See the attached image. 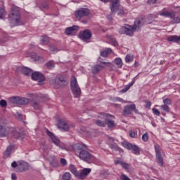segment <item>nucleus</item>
Listing matches in <instances>:
<instances>
[{"mask_svg": "<svg viewBox=\"0 0 180 180\" xmlns=\"http://www.w3.org/2000/svg\"><path fill=\"white\" fill-rule=\"evenodd\" d=\"M74 150L76 155L83 161H95V156L87 151L88 146L83 143L75 145Z\"/></svg>", "mask_w": 180, "mask_h": 180, "instance_id": "obj_1", "label": "nucleus"}, {"mask_svg": "<svg viewBox=\"0 0 180 180\" xmlns=\"http://www.w3.org/2000/svg\"><path fill=\"white\" fill-rule=\"evenodd\" d=\"M141 26H143V20L136 19L134 21V25H127L124 27H122L119 30V33H120V34H126L127 36L131 37V36L134 34V32H136V30H139Z\"/></svg>", "mask_w": 180, "mask_h": 180, "instance_id": "obj_2", "label": "nucleus"}, {"mask_svg": "<svg viewBox=\"0 0 180 180\" xmlns=\"http://www.w3.org/2000/svg\"><path fill=\"white\" fill-rule=\"evenodd\" d=\"M8 20L11 26H20L22 25V20L20 19V10L19 7L13 6L11 8V13L8 15Z\"/></svg>", "mask_w": 180, "mask_h": 180, "instance_id": "obj_3", "label": "nucleus"}, {"mask_svg": "<svg viewBox=\"0 0 180 180\" xmlns=\"http://www.w3.org/2000/svg\"><path fill=\"white\" fill-rule=\"evenodd\" d=\"M70 86L75 98H79V96L81 95V89L78 85V82L77 81V77H75V76L72 77Z\"/></svg>", "mask_w": 180, "mask_h": 180, "instance_id": "obj_4", "label": "nucleus"}, {"mask_svg": "<svg viewBox=\"0 0 180 180\" xmlns=\"http://www.w3.org/2000/svg\"><path fill=\"white\" fill-rule=\"evenodd\" d=\"M156 162L160 167H164V158H162V148L158 144L154 145Z\"/></svg>", "mask_w": 180, "mask_h": 180, "instance_id": "obj_5", "label": "nucleus"}, {"mask_svg": "<svg viewBox=\"0 0 180 180\" xmlns=\"http://www.w3.org/2000/svg\"><path fill=\"white\" fill-rule=\"evenodd\" d=\"M90 13L91 11L89 8H81L75 12V16L76 17V19L79 20L82 18L89 16Z\"/></svg>", "mask_w": 180, "mask_h": 180, "instance_id": "obj_6", "label": "nucleus"}, {"mask_svg": "<svg viewBox=\"0 0 180 180\" xmlns=\"http://www.w3.org/2000/svg\"><path fill=\"white\" fill-rule=\"evenodd\" d=\"M13 131V127L6 126V124H0V137H6Z\"/></svg>", "mask_w": 180, "mask_h": 180, "instance_id": "obj_7", "label": "nucleus"}, {"mask_svg": "<svg viewBox=\"0 0 180 180\" xmlns=\"http://www.w3.org/2000/svg\"><path fill=\"white\" fill-rule=\"evenodd\" d=\"M124 147L135 154V155H140V148L136 145H133L129 142L124 143Z\"/></svg>", "mask_w": 180, "mask_h": 180, "instance_id": "obj_8", "label": "nucleus"}, {"mask_svg": "<svg viewBox=\"0 0 180 180\" xmlns=\"http://www.w3.org/2000/svg\"><path fill=\"white\" fill-rule=\"evenodd\" d=\"M31 78L33 79V81H37V82H44V81H46V77L44 75L39 72H32Z\"/></svg>", "mask_w": 180, "mask_h": 180, "instance_id": "obj_9", "label": "nucleus"}, {"mask_svg": "<svg viewBox=\"0 0 180 180\" xmlns=\"http://www.w3.org/2000/svg\"><path fill=\"white\" fill-rule=\"evenodd\" d=\"M58 128L63 131H68L70 130V125L67 123V121L63 119L58 120Z\"/></svg>", "mask_w": 180, "mask_h": 180, "instance_id": "obj_10", "label": "nucleus"}, {"mask_svg": "<svg viewBox=\"0 0 180 180\" xmlns=\"http://www.w3.org/2000/svg\"><path fill=\"white\" fill-rule=\"evenodd\" d=\"M55 84H56V85H59L60 88H64V86H67V85H68V82L63 75H60V77H56L55 78Z\"/></svg>", "mask_w": 180, "mask_h": 180, "instance_id": "obj_11", "label": "nucleus"}, {"mask_svg": "<svg viewBox=\"0 0 180 180\" xmlns=\"http://www.w3.org/2000/svg\"><path fill=\"white\" fill-rule=\"evenodd\" d=\"M29 169V164L23 160L18 161L17 172H25Z\"/></svg>", "mask_w": 180, "mask_h": 180, "instance_id": "obj_12", "label": "nucleus"}, {"mask_svg": "<svg viewBox=\"0 0 180 180\" xmlns=\"http://www.w3.org/2000/svg\"><path fill=\"white\" fill-rule=\"evenodd\" d=\"M120 8V0H112L110 8L111 13H116L119 8Z\"/></svg>", "mask_w": 180, "mask_h": 180, "instance_id": "obj_13", "label": "nucleus"}, {"mask_svg": "<svg viewBox=\"0 0 180 180\" xmlns=\"http://www.w3.org/2000/svg\"><path fill=\"white\" fill-rule=\"evenodd\" d=\"M46 134L49 136V137H50L52 143H53L55 146L60 147V139H58V137L56 136V135L49 131V129L46 130Z\"/></svg>", "mask_w": 180, "mask_h": 180, "instance_id": "obj_14", "label": "nucleus"}, {"mask_svg": "<svg viewBox=\"0 0 180 180\" xmlns=\"http://www.w3.org/2000/svg\"><path fill=\"white\" fill-rule=\"evenodd\" d=\"M133 110H136V105L134 104L127 105L124 108V110L122 113L124 116H127L129 115H131V112H133Z\"/></svg>", "mask_w": 180, "mask_h": 180, "instance_id": "obj_15", "label": "nucleus"}, {"mask_svg": "<svg viewBox=\"0 0 180 180\" xmlns=\"http://www.w3.org/2000/svg\"><path fill=\"white\" fill-rule=\"evenodd\" d=\"M91 174V169L90 168H85L80 171L79 173H77V178L79 179H85V178L87 176V175H89Z\"/></svg>", "mask_w": 180, "mask_h": 180, "instance_id": "obj_16", "label": "nucleus"}, {"mask_svg": "<svg viewBox=\"0 0 180 180\" xmlns=\"http://www.w3.org/2000/svg\"><path fill=\"white\" fill-rule=\"evenodd\" d=\"M91 37H92V32H91L89 30H84L80 35V39H82V40H84V41L85 40H89Z\"/></svg>", "mask_w": 180, "mask_h": 180, "instance_id": "obj_17", "label": "nucleus"}, {"mask_svg": "<svg viewBox=\"0 0 180 180\" xmlns=\"http://www.w3.org/2000/svg\"><path fill=\"white\" fill-rule=\"evenodd\" d=\"M136 78H137V76L134 77L129 84H127L124 86V88L121 90L122 94L127 92V91H129V89H130V88H131V86L136 84Z\"/></svg>", "mask_w": 180, "mask_h": 180, "instance_id": "obj_18", "label": "nucleus"}, {"mask_svg": "<svg viewBox=\"0 0 180 180\" xmlns=\"http://www.w3.org/2000/svg\"><path fill=\"white\" fill-rule=\"evenodd\" d=\"M10 134L13 137V139H23V132H19L15 128L13 131H10Z\"/></svg>", "mask_w": 180, "mask_h": 180, "instance_id": "obj_19", "label": "nucleus"}, {"mask_svg": "<svg viewBox=\"0 0 180 180\" xmlns=\"http://www.w3.org/2000/svg\"><path fill=\"white\" fill-rule=\"evenodd\" d=\"M78 29L79 27L77 25H73L72 27H67L65 30V34H66L67 36H70L73 33H75V31L78 30Z\"/></svg>", "mask_w": 180, "mask_h": 180, "instance_id": "obj_20", "label": "nucleus"}, {"mask_svg": "<svg viewBox=\"0 0 180 180\" xmlns=\"http://www.w3.org/2000/svg\"><path fill=\"white\" fill-rule=\"evenodd\" d=\"M29 102H30L29 98L18 96L17 105H27Z\"/></svg>", "mask_w": 180, "mask_h": 180, "instance_id": "obj_21", "label": "nucleus"}, {"mask_svg": "<svg viewBox=\"0 0 180 180\" xmlns=\"http://www.w3.org/2000/svg\"><path fill=\"white\" fill-rule=\"evenodd\" d=\"M31 58L32 60H33V61H35V63H44V58L39 56L36 53H33L31 56Z\"/></svg>", "mask_w": 180, "mask_h": 180, "instance_id": "obj_22", "label": "nucleus"}, {"mask_svg": "<svg viewBox=\"0 0 180 180\" xmlns=\"http://www.w3.org/2000/svg\"><path fill=\"white\" fill-rule=\"evenodd\" d=\"M107 39L114 47H117V46H119V43H117V41H116V39L113 35H107Z\"/></svg>", "mask_w": 180, "mask_h": 180, "instance_id": "obj_23", "label": "nucleus"}, {"mask_svg": "<svg viewBox=\"0 0 180 180\" xmlns=\"http://www.w3.org/2000/svg\"><path fill=\"white\" fill-rule=\"evenodd\" d=\"M103 68H105V66L102 65H95L92 67L91 71L93 74H98V72H99V71H102Z\"/></svg>", "mask_w": 180, "mask_h": 180, "instance_id": "obj_24", "label": "nucleus"}, {"mask_svg": "<svg viewBox=\"0 0 180 180\" xmlns=\"http://www.w3.org/2000/svg\"><path fill=\"white\" fill-rule=\"evenodd\" d=\"M160 16H165V18H174V11H162L159 13Z\"/></svg>", "mask_w": 180, "mask_h": 180, "instance_id": "obj_25", "label": "nucleus"}, {"mask_svg": "<svg viewBox=\"0 0 180 180\" xmlns=\"http://www.w3.org/2000/svg\"><path fill=\"white\" fill-rule=\"evenodd\" d=\"M13 150V145H10L7 147L6 150L4 153V158H8L9 155L12 154V150Z\"/></svg>", "mask_w": 180, "mask_h": 180, "instance_id": "obj_26", "label": "nucleus"}, {"mask_svg": "<svg viewBox=\"0 0 180 180\" xmlns=\"http://www.w3.org/2000/svg\"><path fill=\"white\" fill-rule=\"evenodd\" d=\"M168 41H172V43H179L180 42V36L178 35H171L167 37Z\"/></svg>", "mask_w": 180, "mask_h": 180, "instance_id": "obj_27", "label": "nucleus"}, {"mask_svg": "<svg viewBox=\"0 0 180 180\" xmlns=\"http://www.w3.org/2000/svg\"><path fill=\"white\" fill-rule=\"evenodd\" d=\"M21 72L24 75H30V74H33V70L27 67H22L21 68Z\"/></svg>", "mask_w": 180, "mask_h": 180, "instance_id": "obj_28", "label": "nucleus"}, {"mask_svg": "<svg viewBox=\"0 0 180 180\" xmlns=\"http://www.w3.org/2000/svg\"><path fill=\"white\" fill-rule=\"evenodd\" d=\"M110 53H112V49L107 48L105 51L101 52V57H108V56L110 54Z\"/></svg>", "mask_w": 180, "mask_h": 180, "instance_id": "obj_29", "label": "nucleus"}, {"mask_svg": "<svg viewBox=\"0 0 180 180\" xmlns=\"http://www.w3.org/2000/svg\"><path fill=\"white\" fill-rule=\"evenodd\" d=\"M69 169L70 172H72V174H73V175H75V176L78 175V171H77V167H75V165L70 164L69 167Z\"/></svg>", "mask_w": 180, "mask_h": 180, "instance_id": "obj_30", "label": "nucleus"}, {"mask_svg": "<svg viewBox=\"0 0 180 180\" xmlns=\"http://www.w3.org/2000/svg\"><path fill=\"white\" fill-rule=\"evenodd\" d=\"M106 125H108V127H109V129H112V127H115V121H113V120L111 119H106L105 126Z\"/></svg>", "mask_w": 180, "mask_h": 180, "instance_id": "obj_31", "label": "nucleus"}, {"mask_svg": "<svg viewBox=\"0 0 180 180\" xmlns=\"http://www.w3.org/2000/svg\"><path fill=\"white\" fill-rule=\"evenodd\" d=\"M40 44L43 46L49 44V37L44 35L41 37Z\"/></svg>", "mask_w": 180, "mask_h": 180, "instance_id": "obj_32", "label": "nucleus"}, {"mask_svg": "<svg viewBox=\"0 0 180 180\" xmlns=\"http://www.w3.org/2000/svg\"><path fill=\"white\" fill-rule=\"evenodd\" d=\"M115 63L116 64L117 68H122L123 67V61H122V58H116L115 59Z\"/></svg>", "mask_w": 180, "mask_h": 180, "instance_id": "obj_33", "label": "nucleus"}, {"mask_svg": "<svg viewBox=\"0 0 180 180\" xmlns=\"http://www.w3.org/2000/svg\"><path fill=\"white\" fill-rule=\"evenodd\" d=\"M46 65L47 68H49V70H53V68L56 67V63H54V61L53 60H50L48 63H46Z\"/></svg>", "mask_w": 180, "mask_h": 180, "instance_id": "obj_34", "label": "nucleus"}, {"mask_svg": "<svg viewBox=\"0 0 180 180\" xmlns=\"http://www.w3.org/2000/svg\"><path fill=\"white\" fill-rule=\"evenodd\" d=\"M8 101L11 103H13V105H18V96L9 98Z\"/></svg>", "mask_w": 180, "mask_h": 180, "instance_id": "obj_35", "label": "nucleus"}, {"mask_svg": "<svg viewBox=\"0 0 180 180\" xmlns=\"http://www.w3.org/2000/svg\"><path fill=\"white\" fill-rule=\"evenodd\" d=\"M62 180H71V174L70 172H65L62 176Z\"/></svg>", "mask_w": 180, "mask_h": 180, "instance_id": "obj_36", "label": "nucleus"}, {"mask_svg": "<svg viewBox=\"0 0 180 180\" xmlns=\"http://www.w3.org/2000/svg\"><path fill=\"white\" fill-rule=\"evenodd\" d=\"M96 124H97V126H99L100 127H105V126H106L105 121H102L101 120H98L96 122Z\"/></svg>", "mask_w": 180, "mask_h": 180, "instance_id": "obj_37", "label": "nucleus"}, {"mask_svg": "<svg viewBox=\"0 0 180 180\" xmlns=\"http://www.w3.org/2000/svg\"><path fill=\"white\" fill-rule=\"evenodd\" d=\"M170 19H172V21L174 23H180V18L179 17H175L174 11V17L173 18H170Z\"/></svg>", "mask_w": 180, "mask_h": 180, "instance_id": "obj_38", "label": "nucleus"}, {"mask_svg": "<svg viewBox=\"0 0 180 180\" xmlns=\"http://www.w3.org/2000/svg\"><path fill=\"white\" fill-rule=\"evenodd\" d=\"M160 108H162V110H164L165 112H166L167 113H169V107H168V105L164 104V105H162L160 106Z\"/></svg>", "mask_w": 180, "mask_h": 180, "instance_id": "obj_39", "label": "nucleus"}, {"mask_svg": "<svg viewBox=\"0 0 180 180\" xmlns=\"http://www.w3.org/2000/svg\"><path fill=\"white\" fill-rule=\"evenodd\" d=\"M0 106L1 108H6V106H8V102H6V100H1Z\"/></svg>", "mask_w": 180, "mask_h": 180, "instance_id": "obj_40", "label": "nucleus"}, {"mask_svg": "<svg viewBox=\"0 0 180 180\" xmlns=\"http://www.w3.org/2000/svg\"><path fill=\"white\" fill-rule=\"evenodd\" d=\"M5 18V8H0V19H4Z\"/></svg>", "mask_w": 180, "mask_h": 180, "instance_id": "obj_41", "label": "nucleus"}, {"mask_svg": "<svg viewBox=\"0 0 180 180\" xmlns=\"http://www.w3.org/2000/svg\"><path fill=\"white\" fill-rule=\"evenodd\" d=\"M163 103L166 105H172V101H171V99H169V98H165V99H163Z\"/></svg>", "mask_w": 180, "mask_h": 180, "instance_id": "obj_42", "label": "nucleus"}, {"mask_svg": "<svg viewBox=\"0 0 180 180\" xmlns=\"http://www.w3.org/2000/svg\"><path fill=\"white\" fill-rule=\"evenodd\" d=\"M142 140L145 143H147V141H148V133L146 132L142 136Z\"/></svg>", "mask_w": 180, "mask_h": 180, "instance_id": "obj_43", "label": "nucleus"}, {"mask_svg": "<svg viewBox=\"0 0 180 180\" xmlns=\"http://www.w3.org/2000/svg\"><path fill=\"white\" fill-rule=\"evenodd\" d=\"M34 109H36L37 110L40 109V105H39V102H33L32 104Z\"/></svg>", "mask_w": 180, "mask_h": 180, "instance_id": "obj_44", "label": "nucleus"}, {"mask_svg": "<svg viewBox=\"0 0 180 180\" xmlns=\"http://www.w3.org/2000/svg\"><path fill=\"white\" fill-rule=\"evenodd\" d=\"M110 148H112V150H115L117 151H120V150H122L120 148H119V146H117V145H116L115 143L110 145Z\"/></svg>", "mask_w": 180, "mask_h": 180, "instance_id": "obj_45", "label": "nucleus"}, {"mask_svg": "<svg viewBox=\"0 0 180 180\" xmlns=\"http://www.w3.org/2000/svg\"><path fill=\"white\" fill-rule=\"evenodd\" d=\"M145 108H146V109H150L151 108V103L150 101L148 100H145Z\"/></svg>", "mask_w": 180, "mask_h": 180, "instance_id": "obj_46", "label": "nucleus"}, {"mask_svg": "<svg viewBox=\"0 0 180 180\" xmlns=\"http://www.w3.org/2000/svg\"><path fill=\"white\" fill-rule=\"evenodd\" d=\"M133 60V57L130 55H127L125 57L126 63H130Z\"/></svg>", "mask_w": 180, "mask_h": 180, "instance_id": "obj_47", "label": "nucleus"}, {"mask_svg": "<svg viewBox=\"0 0 180 180\" xmlns=\"http://www.w3.org/2000/svg\"><path fill=\"white\" fill-rule=\"evenodd\" d=\"M60 164L62 167H65L67 165V160L65 158H60Z\"/></svg>", "mask_w": 180, "mask_h": 180, "instance_id": "obj_48", "label": "nucleus"}, {"mask_svg": "<svg viewBox=\"0 0 180 180\" xmlns=\"http://www.w3.org/2000/svg\"><path fill=\"white\" fill-rule=\"evenodd\" d=\"M121 165L122 166V167L124 169H129V164L124 162H122L121 163Z\"/></svg>", "mask_w": 180, "mask_h": 180, "instance_id": "obj_49", "label": "nucleus"}, {"mask_svg": "<svg viewBox=\"0 0 180 180\" xmlns=\"http://www.w3.org/2000/svg\"><path fill=\"white\" fill-rule=\"evenodd\" d=\"M49 50L53 51V53H57V51H58V50H57V48H56V46H50Z\"/></svg>", "mask_w": 180, "mask_h": 180, "instance_id": "obj_50", "label": "nucleus"}, {"mask_svg": "<svg viewBox=\"0 0 180 180\" xmlns=\"http://www.w3.org/2000/svg\"><path fill=\"white\" fill-rule=\"evenodd\" d=\"M121 180H131L129 176H127L126 174H122L120 177Z\"/></svg>", "mask_w": 180, "mask_h": 180, "instance_id": "obj_51", "label": "nucleus"}, {"mask_svg": "<svg viewBox=\"0 0 180 180\" xmlns=\"http://www.w3.org/2000/svg\"><path fill=\"white\" fill-rule=\"evenodd\" d=\"M152 110L153 113L155 115V116H160V110H158L156 108H153Z\"/></svg>", "mask_w": 180, "mask_h": 180, "instance_id": "obj_52", "label": "nucleus"}, {"mask_svg": "<svg viewBox=\"0 0 180 180\" xmlns=\"http://www.w3.org/2000/svg\"><path fill=\"white\" fill-rule=\"evenodd\" d=\"M129 136H130V137H131L132 139L134 138V137H136V131L131 130V131H130Z\"/></svg>", "mask_w": 180, "mask_h": 180, "instance_id": "obj_53", "label": "nucleus"}, {"mask_svg": "<svg viewBox=\"0 0 180 180\" xmlns=\"http://www.w3.org/2000/svg\"><path fill=\"white\" fill-rule=\"evenodd\" d=\"M18 163L16 162V161H14L11 163L12 168H17V171H18Z\"/></svg>", "mask_w": 180, "mask_h": 180, "instance_id": "obj_54", "label": "nucleus"}, {"mask_svg": "<svg viewBox=\"0 0 180 180\" xmlns=\"http://www.w3.org/2000/svg\"><path fill=\"white\" fill-rule=\"evenodd\" d=\"M157 1L158 0H148V4H149V5H151L153 4H156Z\"/></svg>", "mask_w": 180, "mask_h": 180, "instance_id": "obj_55", "label": "nucleus"}, {"mask_svg": "<svg viewBox=\"0 0 180 180\" xmlns=\"http://www.w3.org/2000/svg\"><path fill=\"white\" fill-rule=\"evenodd\" d=\"M11 179H12V180H16V179H18V177H17V176H16V174L13 173V174H11Z\"/></svg>", "mask_w": 180, "mask_h": 180, "instance_id": "obj_56", "label": "nucleus"}, {"mask_svg": "<svg viewBox=\"0 0 180 180\" xmlns=\"http://www.w3.org/2000/svg\"><path fill=\"white\" fill-rule=\"evenodd\" d=\"M41 8H43L44 9H47V8H49V4H47V3L42 4Z\"/></svg>", "mask_w": 180, "mask_h": 180, "instance_id": "obj_57", "label": "nucleus"}, {"mask_svg": "<svg viewBox=\"0 0 180 180\" xmlns=\"http://www.w3.org/2000/svg\"><path fill=\"white\" fill-rule=\"evenodd\" d=\"M101 64H104V65H106L107 67H109V65H110V63L109 62H101Z\"/></svg>", "mask_w": 180, "mask_h": 180, "instance_id": "obj_58", "label": "nucleus"}, {"mask_svg": "<svg viewBox=\"0 0 180 180\" xmlns=\"http://www.w3.org/2000/svg\"><path fill=\"white\" fill-rule=\"evenodd\" d=\"M122 161H120V160H115V165H117V164H120V165H122Z\"/></svg>", "mask_w": 180, "mask_h": 180, "instance_id": "obj_59", "label": "nucleus"}, {"mask_svg": "<svg viewBox=\"0 0 180 180\" xmlns=\"http://www.w3.org/2000/svg\"><path fill=\"white\" fill-rule=\"evenodd\" d=\"M115 101H117V102H123V99L119 97L115 98Z\"/></svg>", "mask_w": 180, "mask_h": 180, "instance_id": "obj_60", "label": "nucleus"}, {"mask_svg": "<svg viewBox=\"0 0 180 180\" xmlns=\"http://www.w3.org/2000/svg\"><path fill=\"white\" fill-rule=\"evenodd\" d=\"M51 165H52V167H57L58 165L57 162H51Z\"/></svg>", "mask_w": 180, "mask_h": 180, "instance_id": "obj_61", "label": "nucleus"}, {"mask_svg": "<svg viewBox=\"0 0 180 180\" xmlns=\"http://www.w3.org/2000/svg\"><path fill=\"white\" fill-rule=\"evenodd\" d=\"M44 98H45L44 101H47V99H49V96H47V95L44 96Z\"/></svg>", "mask_w": 180, "mask_h": 180, "instance_id": "obj_62", "label": "nucleus"}, {"mask_svg": "<svg viewBox=\"0 0 180 180\" xmlns=\"http://www.w3.org/2000/svg\"><path fill=\"white\" fill-rule=\"evenodd\" d=\"M134 67H139V63L135 62L134 63Z\"/></svg>", "mask_w": 180, "mask_h": 180, "instance_id": "obj_63", "label": "nucleus"}, {"mask_svg": "<svg viewBox=\"0 0 180 180\" xmlns=\"http://www.w3.org/2000/svg\"><path fill=\"white\" fill-rule=\"evenodd\" d=\"M5 43V41L0 39V44H4Z\"/></svg>", "mask_w": 180, "mask_h": 180, "instance_id": "obj_64", "label": "nucleus"}]
</instances>
